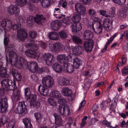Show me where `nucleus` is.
<instances>
[{"label": "nucleus", "instance_id": "nucleus-1", "mask_svg": "<svg viewBox=\"0 0 128 128\" xmlns=\"http://www.w3.org/2000/svg\"><path fill=\"white\" fill-rule=\"evenodd\" d=\"M9 56V60H8L6 56L7 62H10L12 66H15L19 68H22L23 64H26L27 63L26 60L22 57H20L18 60L17 55L14 51L10 52Z\"/></svg>", "mask_w": 128, "mask_h": 128}, {"label": "nucleus", "instance_id": "nucleus-2", "mask_svg": "<svg viewBox=\"0 0 128 128\" xmlns=\"http://www.w3.org/2000/svg\"><path fill=\"white\" fill-rule=\"evenodd\" d=\"M26 46L30 49L27 50L25 52V54L27 56L32 58H34L37 56L36 52L35 51L38 48V46L35 44L30 43L26 45Z\"/></svg>", "mask_w": 128, "mask_h": 128}, {"label": "nucleus", "instance_id": "nucleus-3", "mask_svg": "<svg viewBox=\"0 0 128 128\" xmlns=\"http://www.w3.org/2000/svg\"><path fill=\"white\" fill-rule=\"evenodd\" d=\"M2 86L3 87L7 88L8 89L12 91L15 90L17 89L15 81L13 82L10 79H6L1 82Z\"/></svg>", "mask_w": 128, "mask_h": 128}, {"label": "nucleus", "instance_id": "nucleus-4", "mask_svg": "<svg viewBox=\"0 0 128 128\" xmlns=\"http://www.w3.org/2000/svg\"><path fill=\"white\" fill-rule=\"evenodd\" d=\"M28 68L30 72H36L39 73H41L47 70V68H38L36 62H32L30 64V65L28 67Z\"/></svg>", "mask_w": 128, "mask_h": 128}, {"label": "nucleus", "instance_id": "nucleus-5", "mask_svg": "<svg viewBox=\"0 0 128 128\" xmlns=\"http://www.w3.org/2000/svg\"><path fill=\"white\" fill-rule=\"evenodd\" d=\"M42 83L46 87L51 88L54 85V81L51 76L48 75L42 78Z\"/></svg>", "mask_w": 128, "mask_h": 128}, {"label": "nucleus", "instance_id": "nucleus-6", "mask_svg": "<svg viewBox=\"0 0 128 128\" xmlns=\"http://www.w3.org/2000/svg\"><path fill=\"white\" fill-rule=\"evenodd\" d=\"M75 10L80 15L84 16L87 13L85 7L81 3H77L75 4Z\"/></svg>", "mask_w": 128, "mask_h": 128}, {"label": "nucleus", "instance_id": "nucleus-7", "mask_svg": "<svg viewBox=\"0 0 128 128\" xmlns=\"http://www.w3.org/2000/svg\"><path fill=\"white\" fill-rule=\"evenodd\" d=\"M26 110V106L24 102H20L14 110V112L17 114H20L24 116Z\"/></svg>", "mask_w": 128, "mask_h": 128}, {"label": "nucleus", "instance_id": "nucleus-8", "mask_svg": "<svg viewBox=\"0 0 128 128\" xmlns=\"http://www.w3.org/2000/svg\"><path fill=\"white\" fill-rule=\"evenodd\" d=\"M57 109L61 114L65 116L68 115L71 112L69 107L67 105H60L58 106Z\"/></svg>", "mask_w": 128, "mask_h": 128}, {"label": "nucleus", "instance_id": "nucleus-9", "mask_svg": "<svg viewBox=\"0 0 128 128\" xmlns=\"http://www.w3.org/2000/svg\"><path fill=\"white\" fill-rule=\"evenodd\" d=\"M7 10L10 14H14L16 16L19 14L20 11L19 8L16 6L13 5H11L8 7Z\"/></svg>", "mask_w": 128, "mask_h": 128}, {"label": "nucleus", "instance_id": "nucleus-10", "mask_svg": "<svg viewBox=\"0 0 128 128\" xmlns=\"http://www.w3.org/2000/svg\"><path fill=\"white\" fill-rule=\"evenodd\" d=\"M8 98H4L0 99V112H3L6 111L8 106Z\"/></svg>", "mask_w": 128, "mask_h": 128}, {"label": "nucleus", "instance_id": "nucleus-11", "mask_svg": "<svg viewBox=\"0 0 128 128\" xmlns=\"http://www.w3.org/2000/svg\"><path fill=\"white\" fill-rule=\"evenodd\" d=\"M44 58L46 64L48 66L51 65L54 62V57L50 53L44 54Z\"/></svg>", "mask_w": 128, "mask_h": 128}, {"label": "nucleus", "instance_id": "nucleus-12", "mask_svg": "<svg viewBox=\"0 0 128 128\" xmlns=\"http://www.w3.org/2000/svg\"><path fill=\"white\" fill-rule=\"evenodd\" d=\"M92 29L96 34H99L101 32L102 26L101 23L99 21H96L92 26Z\"/></svg>", "mask_w": 128, "mask_h": 128}, {"label": "nucleus", "instance_id": "nucleus-13", "mask_svg": "<svg viewBox=\"0 0 128 128\" xmlns=\"http://www.w3.org/2000/svg\"><path fill=\"white\" fill-rule=\"evenodd\" d=\"M84 47L86 51L87 52L91 51L94 46V42L91 40L84 42Z\"/></svg>", "mask_w": 128, "mask_h": 128}, {"label": "nucleus", "instance_id": "nucleus-14", "mask_svg": "<svg viewBox=\"0 0 128 128\" xmlns=\"http://www.w3.org/2000/svg\"><path fill=\"white\" fill-rule=\"evenodd\" d=\"M27 36V34L24 29L21 28L17 30V37L21 41H24Z\"/></svg>", "mask_w": 128, "mask_h": 128}, {"label": "nucleus", "instance_id": "nucleus-15", "mask_svg": "<svg viewBox=\"0 0 128 128\" xmlns=\"http://www.w3.org/2000/svg\"><path fill=\"white\" fill-rule=\"evenodd\" d=\"M11 23V20L8 19L4 20L1 22V24L5 32L6 30H10V28L8 26Z\"/></svg>", "mask_w": 128, "mask_h": 128}, {"label": "nucleus", "instance_id": "nucleus-16", "mask_svg": "<svg viewBox=\"0 0 128 128\" xmlns=\"http://www.w3.org/2000/svg\"><path fill=\"white\" fill-rule=\"evenodd\" d=\"M83 36L84 39L90 40L94 38V34L91 31L86 30L84 32Z\"/></svg>", "mask_w": 128, "mask_h": 128}, {"label": "nucleus", "instance_id": "nucleus-17", "mask_svg": "<svg viewBox=\"0 0 128 128\" xmlns=\"http://www.w3.org/2000/svg\"><path fill=\"white\" fill-rule=\"evenodd\" d=\"M45 20V18L42 15L37 14L34 18V21L39 24L42 25Z\"/></svg>", "mask_w": 128, "mask_h": 128}, {"label": "nucleus", "instance_id": "nucleus-18", "mask_svg": "<svg viewBox=\"0 0 128 128\" xmlns=\"http://www.w3.org/2000/svg\"><path fill=\"white\" fill-rule=\"evenodd\" d=\"M38 90L40 94L44 96L48 95L49 92L48 89L42 85H40L38 86Z\"/></svg>", "mask_w": 128, "mask_h": 128}, {"label": "nucleus", "instance_id": "nucleus-19", "mask_svg": "<svg viewBox=\"0 0 128 128\" xmlns=\"http://www.w3.org/2000/svg\"><path fill=\"white\" fill-rule=\"evenodd\" d=\"M112 22L108 18H105L104 19L103 24L104 27L108 30H110L111 28V26L112 25Z\"/></svg>", "mask_w": 128, "mask_h": 128}, {"label": "nucleus", "instance_id": "nucleus-20", "mask_svg": "<svg viewBox=\"0 0 128 128\" xmlns=\"http://www.w3.org/2000/svg\"><path fill=\"white\" fill-rule=\"evenodd\" d=\"M60 23L58 20H55L52 22L51 23V28L53 30H58L60 26Z\"/></svg>", "mask_w": 128, "mask_h": 128}, {"label": "nucleus", "instance_id": "nucleus-21", "mask_svg": "<svg viewBox=\"0 0 128 128\" xmlns=\"http://www.w3.org/2000/svg\"><path fill=\"white\" fill-rule=\"evenodd\" d=\"M73 62L74 67L76 68H78L80 66L82 65V61L78 57H76L74 59Z\"/></svg>", "mask_w": 128, "mask_h": 128}, {"label": "nucleus", "instance_id": "nucleus-22", "mask_svg": "<svg viewBox=\"0 0 128 128\" xmlns=\"http://www.w3.org/2000/svg\"><path fill=\"white\" fill-rule=\"evenodd\" d=\"M72 51L73 54L80 55L83 52V48L80 46H76L72 48Z\"/></svg>", "mask_w": 128, "mask_h": 128}, {"label": "nucleus", "instance_id": "nucleus-23", "mask_svg": "<svg viewBox=\"0 0 128 128\" xmlns=\"http://www.w3.org/2000/svg\"><path fill=\"white\" fill-rule=\"evenodd\" d=\"M81 16L77 13L73 14L72 18V22L75 23H78L81 20Z\"/></svg>", "mask_w": 128, "mask_h": 128}, {"label": "nucleus", "instance_id": "nucleus-24", "mask_svg": "<svg viewBox=\"0 0 128 128\" xmlns=\"http://www.w3.org/2000/svg\"><path fill=\"white\" fill-rule=\"evenodd\" d=\"M53 115L55 118V123L58 126L62 125V121L61 117L55 113Z\"/></svg>", "mask_w": 128, "mask_h": 128}, {"label": "nucleus", "instance_id": "nucleus-25", "mask_svg": "<svg viewBox=\"0 0 128 128\" xmlns=\"http://www.w3.org/2000/svg\"><path fill=\"white\" fill-rule=\"evenodd\" d=\"M117 34L115 33L114 34L112 37H111L110 39L108 40V42L106 43V45L103 48V49L101 50L102 52H104L106 50L107 47L109 46L110 44L112 42L114 38L116 36Z\"/></svg>", "mask_w": 128, "mask_h": 128}, {"label": "nucleus", "instance_id": "nucleus-26", "mask_svg": "<svg viewBox=\"0 0 128 128\" xmlns=\"http://www.w3.org/2000/svg\"><path fill=\"white\" fill-rule=\"evenodd\" d=\"M67 56L65 54H61L58 55L57 56V60L59 63L65 64Z\"/></svg>", "mask_w": 128, "mask_h": 128}, {"label": "nucleus", "instance_id": "nucleus-27", "mask_svg": "<svg viewBox=\"0 0 128 128\" xmlns=\"http://www.w3.org/2000/svg\"><path fill=\"white\" fill-rule=\"evenodd\" d=\"M58 84L62 86L67 85L68 84V80H67L66 78L60 77H59L58 79Z\"/></svg>", "mask_w": 128, "mask_h": 128}, {"label": "nucleus", "instance_id": "nucleus-28", "mask_svg": "<svg viewBox=\"0 0 128 128\" xmlns=\"http://www.w3.org/2000/svg\"><path fill=\"white\" fill-rule=\"evenodd\" d=\"M52 68L56 72L60 73L62 70V67L57 62L55 63L52 66Z\"/></svg>", "mask_w": 128, "mask_h": 128}, {"label": "nucleus", "instance_id": "nucleus-29", "mask_svg": "<svg viewBox=\"0 0 128 128\" xmlns=\"http://www.w3.org/2000/svg\"><path fill=\"white\" fill-rule=\"evenodd\" d=\"M72 94L71 90L67 88H63L62 94L63 95L66 96H70Z\"/></svg>", "mask_w": 128, "mask_h": 128}, {"label": "nucleus", "instance_id": "nucleus-30", "mask_svg": "<svg viewBox=\"0 0 128 128\" xmlns=\"http://www.w3.org/2000/svg\"><path fill=\"white\" fill-rule=\"evenodd\" d=\"M48 37L50 39L54 40H56L58 39V34L57 32H52L49 33Z\"/></svg>", "mask_w": 128, "mask_h": 128}, {"label": "nucleus", "instance_id": "nucleus-31", "mask_svg": "<svg viewBox=\"0 0 128 128\" xmlns=\"http://www.w3.org/2000/svg\"><path fill=\"white\" fill-rule=\"evenodd\" d=\"M42 6L44 8L48 7L50 6L51 0H40Z\"/></svg>", "mask_w": 128, "mask_h": 128}, {"label": "nucleus", "instance_id": "nucleus-32", "mask_svg": "<svg viewBox=\"0 0 128 128\" xmlns=\"http://www.w3.org/2000/svg\"><path fill=\"white\" fill-rule=\"evenodd\" d=\"M127 12V10L125 8H123L119 10L118 12V16L120 18H123L126 17V12Z\"/></svg>", "mask_w": 128, "mask_h": 128}, {"label": "nucleus", "instance_id": "nucleus-33", "mask_svg": "<svg viewBox=\"0 0 128 128\" xmlns=\"http://www.w3.org/2000/svg\"><path fill=\"white\" fill-rule=\"evenodd\" d=\"M11 24H9L8 26L10 28V29L11 28L12 30H15L21 26L20 24L19 23L18 24H15V22L13 20H11Z\"/></svg>", "mask_w": 128, "mask_h": 128}, {"label": "nucleus", "instance_id": "nucleus-34", "mask_svg": "<svg viewBox=\"0 0 128 128\" xmlns=\"http://www.w3.org/2000/svg\"><path fill=\"white\" fill-rule=\"evenodd\" d=\"M72 39L73 42L78 44H81L82 43V40L79 37L74 36H72Z\"/></svg>", "mask_w": 128, "mask_h": 128}, {"label": "nucleus", "instance_id": "nucleus-35", "mask_svg": "<svg viewBox=\"0 0 128 128\" xmlns=\"http://www.w3.org/2000/svg\"><path fill=\"white\" fill-rule=\"evenodd\" d=\"M34 18L32 16L28 17L26 20V23L29 26H32V22L34 21Z\"/></svg>", "mask_w": 128, "mask_h": 128}, {"label": "nucleus", "instance_id": "nucleus-36", "mask_svg": "<svg viewBox=\"0 0 128 128\" xmlns=\"http://www.w3.org/2000/svg\"><path fill=\"white\" fill-rule=\"evenodd\" d=\"M51 96L55 98H59L61 97V95L59 92L56 91L52 92L50 94Z\"/></svg>", "mask_w": 128, "mask_h": 128}, {"label": "nucleus", "instance_id": "nucleus-37", "mask_svg": "<svg viewBox=\"0 0 128 128\" xmlns=\"http://www.w3.org/2000/svg\"><path fill=\"white\" fill-rule=\"evenodd\" d=\"M8 76L6 70L4 67L0 70V78H5Z\"/></svg>", "mask_w": 128, "mask_h": 128}, {"label": "nucleus", "instance_id": "nucleus-38", "mask_svg": "<svg viewBox=\"0 0 128 128\" xmlns=\"http://www.w3.org/2000/svg\"><path fill=\"white\" fill-rule=\"evenodd\" d=\"M26 98L27 100H29L30 103H32L36 101V96L35 95L30 94Z\"/></svg>", "mask_w": 128, "mask_h": 128}, {"label": "nucleus", "instance_id": "nucleus-39", "mask_svg": "<svg viewBox=\"0 0 128 128\" xmlns=\"http://www.w3.org/2000/svg\"><path fill=\"white\" fill-rule=\"evenodd\" d=\"M27 0H16V4L18 6L20 7L26 5L27 3Z\"/></svg>", "mask_w": 128, "mask_h": 128}, {"label": "nucleus", "instance_id": "nucleus-40", "mask_svg": "<svg viewBox=\"0 0 128 128\" xmlns=\"http://www.w3.org/2000/svg\"><path fill=\"white\" fill-rule=\"evenodd\" d=\"M66 66V70L67 72H68L71 73L73 72L74 70L73 65L72 66V64L68 65L67 64H65L64 66Z\"/></svg>", "mask_w": 128, "mask_h": 128}, {"label": "nucleus", "instance_id": "nucleus-41", "mask_svg": "<svg viewBox=\"0 0 128 128\" xmlns=\"http://www.w3.org/2000/svg\"><path fill=\"white\" fill-rule=\"evenodd\" d=\"M52 47L54 50H55L57 49L61 50V48H65L64 46L62 44H53L52 46Z\"/></svg>", "mask_w": 128, "mask_h": 128}, {"label": "nucleus", "instance_id": "nucleus-42", "mask_svg": "<svg viewBox=\"0 0 128 128\" xmlns=\"http://www.w3.org/2000/svg\"><path fill=\"white\" fill-rule=\"evenodd\" d=\"M34 116L36 118V121L38 123L40 122L42 120V116L41 114L38 112H36Z\"/></svg>", "mask_w": 128, "mask_h": 128}, {"label": "nucleus", "instance_id": "nucleus-43", "mask_svg": "<svg viewBox=\"0 0 128 128\" xmlns=\"http://www.w3.org/2000/svg\"><path fill=\"white\" fill-rule=\"evenodd\" d=\"M30 104L31 106L32 105L34 108H38L40 107V103L39 102L35 101L32 103H30Z\"/></svg>", "mask_w": 128, "mask_h": 128}, {"label": "nucleus", "instance_id": "nucleus-44", "mask_svg": "<svg viewBox=\"0 0 128 128\" xmlns=\"http://www.w3.org/2000/svg\"><path fill=\"white\" fill-rule=\"evenodd\" d=\"M58 4L59 5H61L64 8H66L67 7V2L66 0H60Z\"/></svg>", "mask_w": 128, "mask_h": 128}, {"label": "nucleus", "instance_id": "nucleus-45", "mask_svg": "<svg viewBox=\"0 0 128 128\" xmlns=\"http://www.w3.org/2000/svg\"><path fill=\"white\" fill-rule=\"evenodd\" d=\"M112 0L115 3L121 5L124 4L126 2V0Z\"/></svg>", "mask_w": 128, "mask_h": 128}, {"label": "nucleus", "instance_id": "nucleus-46", "mask_svg": "<svg viewBox=\"0 0 128 128\" xmlns=\"http://www.w3.org/2000/svg\"><path fill=\"white\" fill-rule=\"evenodd\" d=\"M123 36H124L126 39H128V30L125 31L123 34L120 35V39H122Z\"/></svg>", "mask_w": 128, "mask_h": 128}, {"label": "nucleus", "instance_id": "nucleus-47", "mask_svg": "<svg viewBox=\"0 0 128 128\" xmlns=\"http://www.w3.org/2000/svg\"><path fill=\"white\" fill-rule=\"evenodd\" d=\"M8 120V118L6 116H3L0 119V122L2 124L4 125L7 122Z\"/></svg>", "mask_w": 128, "mask_h": 128}, {"label": "nucleus", "instance_id": "nucleus-48", "mask_svg": "<svg viewBox=\"0 0 128 128\" xmlns=\"http://www.w3.org/2000/svg\"><path fill=\"white\" fill-rule=\"evenodd\" d=\"M48 102L50 104L54 106H56V102L54 99L50 98L48 99Z\"/></svg>", "mask_w": 128, "mask_h": 128}, {"label": "nucleus", "instance_id": "nucleus-49", "mask_svg": "<svg viewBox=\"0 0 128 128\" xmlns=\"http://www.w3.org/2000/svg\"><path fill=\"white\" fill-rule=\"evenodd\" d=\"M99 12L100 14L103 16H104L107 18L110 16L109 15L106 14V12L105 10H100L99 11Z\"/></svg>", "mask_w": 128, "mask_h": 128}, {"label": "nucleus", "instance_id": "nucleus-50", "mask_svg": "<svg viewBox=\"0 0 128 128\" xmlns=\"http://www.w3.org/2000/svg\"><path fill=\"white\" fill-rule=\"evenodd\" d=\"M15 122L13 120L10 121L8 124V128H14Z\"/></svg>", "mask_w": 128, "mask_h": 128}, {"label": "nucleus", "instance_id": "nucleus-51", "mask_svg": "<svg viewBox=\"0 0 128 128\" xmlns=\"http://www.w3.org/2000/svg\"><path fill=\"white\" fill-rule=\"evenodd\" d=\"M29 35L32 38H35L36 36V33L35 31L30 32L29 33Z\"/></svg>", "mask_w": 128, "mask_h": 128}, {"label": "nucleus", "instance_id": "nucleus-52", "mask_svg": "<svg viewBox=\"0 0 128 128\" xmlns=\"http://www.w3.org/2000/svg\"><path fill=\"white\" fill-rule=\"evenodd\" d=\"M122 74L123 76H125L128 74V67H126L123 69L122 71Z\"/></svg>", "mask_w": 128, "mask_h": 128}, {"label": "nucleus", "instance_id": "nucleus-53", "mask_svg": "<svg viewBox=\"0 0 128 128\" xmlns=\"http://www.w3.org/2000/svg\"><path fill=\"white\" fill-rule=\"evenodd\" d=\"M24 94L26 98L31 94L29 89L26 88L25 89Z\"/></svg>", "mask_w": 128, "mask_h": 128}, {"label": "nucleus", "instance_id": "nucleus-54", "mask_svg": "<svg viewBox=\"0 0 128 128\" xmlns=\"http://www.w3.org/2000/svg\"><path fill=\"white\" fill-rule=\"evenodd\" d=\"M88 13L91 16H94L96 14V12L94 9H92L88 10Z\"/></svg>", "mask_w": 128, "mask_h": 128}, {"label": "nucleus", "instance_id": "nucleus-55", "mask_svg": "<svg viewBox=\"0 0 128 128\" xmlns=\"http://www.w3.org/2000/svg\"><path fill=\"white\" fill-rule=\"evenodd\" d=\"M107 102L106 101H104L101 104L100 107L101 109L103 110H106V106Z\"/></svg>", "mask_w": 128, "mask_h": 128}, {"label": "nucleus", "instance_id": "nucleus-56", "mask_svg": "<svg viewBox=\"0 0 128 128\" xmlns=\"http://www.w3.org/2000/svg\"><path fill=\"white\" fill-rule=\"evenodd\" d=\"M59 34L60 37L62 38H65L67 37L66 33L64 31L60 32H59Z\"/></svg>", "mask_w": 128, "mask_h": 128}, {"label": "nucleus", "instance_id": "nucleus-57", "mask_svg": "<svg viewBox=\"0 0 128 128\" xmlns=\"http://www.w3.org/2000/svg\"><path fill=\"white\" fill-rule=\"evenodd\" d=\"M39 45L43 49H45L47 47V45L46 43L42 41L39 42Z\"/></svg>", "mask_w": 128, "mask_h": 128}, {"label": "nucleus", "instance_id": "nucleus-58", "mask_svg": "<svg viewBox=\"0 0 128 128\" xmlns=\"http://www.w3.org/2000/svg\"><path fill=\"white\" fill-rule=\"evenodd\" d=\"M58 102L60 104H62V105H66V104L67 102L66 100L63 98L58 100Z\"/></svg>", "mask_w": 128, "mask_h": 128}, {"label": "nucleus", "instance_id": "nucleus-59", "mask_svg": "<svg viewBox=\"0 0 128 128\" xmlns=\"http://www.w3.org/2000/svg\"><path fill=\"white\" fill-rule=\"evenodd\" d=\"M80 0L83 4L86 5L90 4L92 0Z\"/></svg>", "mask_w": 128, "mask_h": 128}, {"label": "nucleus", "instance_id": "nucleus-60", "mask_svg": "<svg viewBox=\"0 0 128 128\" xmlns=\"http://www.w3.org/2000/svg\"><path fill=\"white\" fill-rule=\"evenodd\" d=\"M14 77V78L16 79L18 81H20L22 79V76L21 75V74L18 73Z\"/></svg>", "mask_w": 128, "mask_h": 128}, {"label": "nucleus", "instance_id": "nucleus-61", "mask_svg": "<svg viewBox=\"0 0 128 128\" xmlns=\"http://www.w3.org/2000/svg\"><path fill=\"white\" fill-rule=\"evenodd\" d=\"M70 20L68 18H64L62 20L63 23L62 24H63L64 23L65 24V25H64V26H66L67 24H68L70 22Z\"/></svg>", "mask_w": 128, "mask_h": 128}, {"label": "nucleus", "instance_id": "nucleus-62", "mask_svg": "<svg viewBox=\"0 0 128 128\" xmlns=\"http://www.w3.org/2000/svg\"><path fill=\"white\" fill-rule=\"evenodd\" d=\"M22 122L24 124V125L28 124V123L31 122L29 118H25L23 120Z\"/></svg>", "mask_w": 128, "mask_h": 128}, {"label": "nucleus", "instance_id": "nucleus-63", "mask_svg": "<svg viewBox=\"0 0 128 128\" xmlns=\"http://www.w3.org/2000/svg\"><path fill=\"white\" fill-rule=\"evenodd\" d=\"M9 41V39L8 37H6L4 38V44L5 46H7Z\"/></svg>", "mask_w": 128, "mask_h": 128}, {"label": "nucleus", "instance_id": "nucleus-64", "mask_svg": "<svg viewBox=\"0 0 128 128\" xmlns=\"http://www.w3.org/2000/svg\"><path fill=\"white\" fill-rule=\"evenodd\" d=\"M82 28V26L81 24H76V31H79L81 30Z\"/></svg>", "mask_w": 128, "mask_h": 128}]
</instances>
